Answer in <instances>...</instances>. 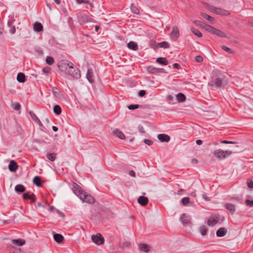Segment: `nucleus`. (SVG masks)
<instances>
[{"mask_svg": "<svg viewBox=\"0 0 253 253\" xmlns=\"http://www.w3.org/2000/svg\"><path fill=\"white\" fill-rule=\"evenodd\" d=\"M214 76L211 79L209 85L212 87H220L227 84V79L226 76L217 70L213 71Z\"/></svg>", "mask_w": 253, "mask_h": 253, "instance_id": "f257e3e1", "label": "nucleus"}, {"mask_svg": "<svg viewBox=\"0 0 253 253\" xmlns=\"http://www.w3.org/2000/svg\"><path fill=\"white\" fill-rule=\"evenodd\" d=\"M232 153V152L231 151H223L218 149L213 151V155L218 160H221L230 156Z\"/></svg>", "mask_w": 253, "mask_h": 253, "instance_id": "f03ea898", "label": "nucleus"}, {"mask_svg": "<svg viewBox=\"0 0 253 253\" xmlns=\"http://www.w3.org/2000/svg\"><path fill=\"white\" fill-rule=\"evenodd\" d=\"M66 74L76 79H78L81 76L79 70L72 63L69 65Z\"/></svg>", "mask_w": 253, "mask_h": 253, "instance_id": "7ed1b4c3", "label": "nucleus"}, {"mask_svg": "<svg viewBox=\"0 0 253 253\" xmlns=\"http://www.w3.org/2000/svg\"><path fill=\"white\" fill-rule=\"evenodd\" d=\"M91 240L94 244L98 246L103 244L105 241L104 237L100 233L92 235Z\"/></svg>", "mask_w": 253, "mask_h": 253, "instance_id": "20e7f679", "label": "nucleus"}, {"mask_svg": "<svg viewBox=\"0 0 253 253\" xmlns=\"http://www.w3.org/2000/svg\"><path fill=\"white\" fill-rule=\"evenodd\" d=\"M70 64L71 62L68 60H63L58 62L57 66L62 72L66 73Z\"/></svg>", "mask_w": 253, "mask_h": 253, "instance_id": "39448f33", "label": "nucleus"}, {"mask_svg": "<svg viewBox=\"0 0 253 253\" xmlns=\"http://www.w3.org/2000/svg\"><path fill=\"white\" fill-rule=\"evenodd\" d=\"M208 28L209 29L208 30V32L212 34H214L219 37L222 38H226L227 37L226 34L223 31H220V30L217 29L211 26H210V27H208Z\"/></svg>", "mask_w": 253, "mask_h": 253, "instance_id": "423d86ee", "label": "nucleus"}, {"mask_svg": "<svg viewBox=\"0 0 253 253\" xmlns=\"http://www.w3.org/2000/svg\"><path fill=\"white\" fill-rule=\"evenodd\" d=\"M84 202L91 204L95 202V199L90 195L88 194L86 192H85L80 196V198Z\"/></svg>", "mask_w": 253, "mask_h": 253, "instance_id": "0eeeda50", "label": "nucleus"}, {"mask_svg": "<svg viewBox=\"0 0 253 253\" xmlns=\"http://www.w3.org/2000/svg\"><path fill=\"white\" fill-rule=\"evenodd\" d=\"M219 215H214L209 218L207 224L209 226H213L215 225L219 220Z\"/></svg>", "mask_w": 253, "mask_h": 253, "instance_id": "6e6552de", "label": "nucleus"}, {"mask_svg": "<svg viewBox=\"0 0 253 253\" xmlns=\"http://www.w3.org/2000/svg\"><path fill=\"white\" fill-rule=\"evenodd\" d=\"M18 166L14 160L10 161L8 165L9 170L11 172H15L18 169Z\"/></svg>", "mask_w": 253, "mask_h": 253, "instance_id": "1a4fd4ad", "label": "nucleus"}, {"mask_svg": "<svg viewBox=\"0 0 253 253\" xmlns=\"http://www.w3.org/2000/svg\"><path fill=\"white\" fill-rule=\"evenodd\" d=\"M179 32L177 26H174L172 27V30L171 32L170 36L173 40H176L179 36Z\"/></svg>", "mask_w": 253, "mask_h": 253, "instance_id": "9d476101", "label": "nucleus"}, {"mask_svg": "<svg viewBox=\"0 0 253 253\" xmlns=\"http://www.w3.org/2000/svg\"><path fill=\"white\" fill-rule=\"evenodd\" d=\"M215 14L217 15L226 16L230 15V12L226 9L217 7L215 11Z\"/></svg>", "mask_w": 253, "mask_h": 253, "instance_id": "9b49d317", "label": "nucleus"}, {"mask_svg": "<svg viewBox=\"0 0 253 253\" xmlns=\"http://www.w3.org/2000/svg\"><path fill=\"white\" fill-rule=\"evenodd\" d=\"M113 133L116 137L119 138L121 139L124 140L125 139V135L119 129L116 128L113 131Z\"/></svg>", "mask_w": 253, "mask_h": 253, "instance_id": "f8f14e48", "label": "nucleus"}, {"mask_svg": "<svg viewBox=\"0 0 253 253\" xmlns=\"http://www.w3.org/2000/svg\"><path fill=\"white\" fill-rule=\"evenodd\" d=\"M158 139L162 142H168L170 140V137L166 134H160L158 135Z\"/></svg>", "mask_w": 253, "mask_h": 253, "instance_id": "ddd939ff", "label": "nucleus"}, {"mask_svg": "<svg viewBox=\"0 0 253 253\" xmlns=\"http://www.w3.org/2000/svg\"><path fill=\"white\" fill-rule=\"evenodd\" d=\"M73 192L80 198V196L81 195H83L84 193V192H83L82 191L80 187L76 184H75V186H74Z\"/></svg>", "mask_w": 253, "mask_h": 253, "instance_id": "4468645a", "label": "nucleus"}, {"mask_svg": "<svg viewBox=\"0 0 253 253\" xmlns=\"http://www.w3.org/2000/svg\"><path fill=\"white\" fill-rule=\"evenodd\" d=\"M191 218L189 215H187L185 213H183L181 218L180 220L183 225L188 224L190 222Z\"/></svg>", "mask_w": 253, "mask_h": 253, "instance_id": "2eb2a0df", "label": "nucleus"}, {"mask_svg": "<svg viewBox=\"0 0 253 253\" xmlns=\"http://www.w3.org/2000/svg\"><path fill=\"white\" fill-rule=\"evenodd\" d=\"M52 92L54 95L58 99H61L63 97V94L58 88L53 87L52 88Z\"/></svg>", "mask_w": 253, "mask_h": 253, "instance_id": "dca6fc26", "label": "nucleus"}, {"mask_svg": "<svg viewBox=\"0 0 253 253\" xmlns=\"http://www.w3.org/2000/svg\"><path fill=\"white\" fill-rule=\"evenodd\" d=\"M194 23L197 26L200 27L201 28H203L204 29H205L206 31H208L209 28L208 27H210V25L206 24L201 21L199 20H195L194 21Z\"/></svg>", "mask_w": 253, "mask_h": 253, "instance_id": "f3484780", "label": "nucleus"}, {"mask_svg": "<svg viewBox=\"0 0 253 253\" xmlns=\"http://www.w3.org/2000/svg\"><path fill=\"white\" fill-rule=\"evenodd\" d=\"M23 197L24 199H30L32 202H34L36 200V197L34 193L29 195L28 193H25L23 194Z\"/></svg>", "mask_w": 253, "mask_h": 253, "instance_id": "a211bd4d", "label": "nucleus"}, {"mask_svg": "<svg viewBox=\"0 0 253 253\" xmlns=\"http://www.w3.org/2000/svg\"><path fill=\"white\" fill-rule=\"evenodd\" d=\"M138 203L142 206H146L148 202V199L146 197L140 196L137 199Z\"/></svg>", "mask_w": 253, "mask_h": 253, "instance_id": "6ab92c4d", "label": "nucleus"}, {"mask_svg": "<svg viewBox=\"0 0 253 253\" xmlns=\"http://www.w3.org/2000/svg\"><path fill=\"white\" fill-rule=\"evenodd\" d=\"M33 29L35 31L40 32L43 31V26L41 23L36 22L34 24Z\"/></svg>", "mask_w": 253, "mask_h": 253, "instance_id": "aec40b11", "label": "nucleus"}, {"mask_svg": "<svg viewBox=\"0 0 253 253\" xmlns=\"http://www.w3.org/2000/svg\"><path fill=\"white\" fill-rule=\"evenodd\" d=\"M227 233V230L224 227L220 228L216 232V235L217 237H223Z\"/></svg>", "mask_w": 253, "mask_h": 253, "instance_id": "412c9836", "label": "nucleus"}, {"mask_svg": "<svg viewBox=\"0 0 253 253\" xmlns=\"http://www.w3.org/2000/svg\"><path fill=\"white\" fill-rule=\"evenodd\" d=\"M127 47L133 50L136 51L138 49L137 43L133 41L129 42L127 44Z\"/></svg>", "mask_w": 253, "mask_h": 253, "instance_id": "4be33fe9", "label": "nucleus"}, {"mask_svg": "<svg viewBox=\"0 0 253 253\" xmlns=\"http://www.w3.org/2000/svg\"><path fill=\"white\" fill-rule=\"evenodd\" d=\"M86 78L90 83H93L94 82L93 78V72L91 69H88L86 73Z\"/></svg>", "mask_w": 253, "mask_h": 253, "instance_id": "5701e85b", "label": "nucleus"}, {"mask_svg": "<svg viewBox=\"0 0 253 253\" xmlns=\"http://www.w3.org/2000/svg\"><path fill=\"white\" fill-rule=\"evenodd\" d=\"M150 43L151 44H152V43L156 44V42L153 41H151ZM156 44L157 45V47H163L165 48H168L169 47V43L167 42H161L156 43Z\"/></svg>", "mask_w": 253, "mask_h": 253, "instance_id": "b1692460", "label": "nucleus"}, {"mask_svg": "<svg viewBox=\"0 0 253 253\" xmlns=\"http://www.w3.org/2000/svg\"><path fill=\"white\" fill-rule=\"evenodd\" d=\"M15 21V19H11V20H9L7 24L8 26L10 27V32L11 34H13L15 33L16 29L14 26H13V21Z\"/></svg>", "mask_w": 253, "mask_h": 253, "instance_id": "393cba45", "label": "nucleus"}, {"mask_svg": "<svg viewBox=\"0 0 253 253\" xmlns=\"http://www.w3.org/2000/svg\"><path fill=\"white\" fill-rule=\"evenodd\" d=\"M11 242L13 244H15L18 246H21L25 244V241L24 240H22L21 239H13V240H12Z\"/></svg>", "mask_w": 253, "mask_h": 253, "instance_id": "a878e982", "label": "nucleus"}, {"mask_svg": "<svg viewBox=\"0 0 253 253\" xmlns=\"http://www.w3.org/2000/svg\"><path fill=\"white\" fill-rule=\"evenodd\" d=\"M78 18L81 24H84L88 21V16L85 14L80 15Z\"/></svg>", "mask_w": 253, "mask_h": 253, "instance_id": "bb28decb", "label": "nucleus"}, {"mask_svg": "<svg viewBox=\"0 0 253 253\" xmlns=\"http://www.w3.org/2000/svg\"><path fill=\"white\" fill-rule=\"evenodd\" d=\"M53 238L54 240L58 243H61L64 239V237L60 234H55Z\"/></svg>", "mask_w": 253, "mask_h": 253, "instance_id": "cd10ccee", "label": "nucleus"}, {"mask_svg": "<svg viewBox=\"0 0 253 253\" xmlns=\"http://www.w3.org/2000/svg\"><path fill=\"white\" fill-rule=\"evenodd\" d=\"M30 115L31 117L32 118V119L34 121H35L36 123H37L40 126H42L41 121L39 119V118L37 117V116H36V115L34 113L30 111Z\"/></svg>", "mask_w": 253, "mask_h": 253, "instance_id": "c85d7f7f", "label": "nucleus"}, {"mask_svg": "<svg viewBox=\"0 0 253 253\" xmlns=\"http://www.w3.org/2000/svg\"><path fill=\"white\" fill-rule=\"evenodd\" d=\"M225 208L229 211L231 213H233L235 211V206L231 203H227L225 205Z\"/></svg>", "mask_w": 253, "mask_h": 253, "instance_id": "c756f323", "label": "nucleus"}, {"mask_svg": "<svg viewBox=\"0 0 253 253\" xmlns=\"http://www.w3.org/2000/svg\"><path fill=\"white\" fill-rule=\"evenodd\" d=\"M139 249L141 251H143L145 253H148L149 251L150 247L146 244H141L139 245Z\"/></svg>", "mask_w": 253, "mask_h": 253, "instance_id": "7c9ffc66", "label": "nucleus"}, {"mask_svg": "<svg viewBox=\"0 0 253 253\" xmlns=\"http://www.w3.org/2000/svg\"><path fill=\"white\" fill-rule=\"evenodd\" d=\"M156 62L163 65H167L168 64V60L164 57H159L157 58Z\"/></svg>", "mask_w": 253, "mask_h": 253, "instance_id": "2f4dec72", "label": "nucleus"}, {"mask_svg": "<svg viewBox=\"0 0 253 253\" xmlns=\"http://www.w3.org/2000/svg\"><path fill=\"white\" fill-rule=\"evenodd\" d=\"M201 15L203 18H204L206 20H208L211 23H213L214 22V18L213 17H211V16L209 15L208 14L205 13H201Z\"/></svg>", "mask_w": 253, "mask_h": 253, "instance_id": "473e14b6", "label": "nucleus"}, {"mask_svg": "<svg viewBox=\"0 0 253 253\" xmlns=\"http://www.w3.org/2000/svg\"><path fill=\"white\" fill-rule=\"evenodd\" d=\"M25 190V187L22 184H18L15 187V190L18 193L23 192Z\"/></svg>", "mask_w": 253, "mask_h": 253, "instance_id": "72a5a7b5", "label": "nucleus"}, {"mask_svg": "<svg viewBox=\"0 0 253 253\" xmlns=\"http://www.w3.org/2000/svg\"><path fill=\"white\" fill-rule=\"evenodd\" d=\"M147 71L151 74H157L160 72V69L153 66H149L147 68Z\"/></svg>", "mask_w": 253, "mask_h": 253, "instance_id": "f704fd0d", "label": "nucleus"}, {"mask_svg": "<svg viewBox=\"0 0 253 253\" xmlns=\"http://www.w3.org/2000/svg\"><path fill=\"white\" fill-rule=\"evenodd\" d=\"M17 80L19 83H24L25 81V76L22 73H19L17 76Z\"/></svg>", "mask_w": 253, "mask_h": 253, "instance_id": "c9c22d12", "label": "nucleus"}, {"mask_svg": "<svg viewBox=\"0 0 253 253\" xmlns=\"http://www.w3.org/2000/svg\"><path fill=\"white\" fill-rule=\"evenodd\" d=\"M190 30L191 32L197 37L201 38L202 37V34L198 30L195 29L194 27H191Z\"/></svg>", "mask_w": 253, "mask_h": 253, "instance_id": "e433bc0d", "label": "nucleus"}, {"mask_svg": "<svg viewBox=\"0 0 253 253\" xmlns=\"http://www.w3.org/2000/svg\"><path fill=\"white\" fill-rule=\"evenodd\" d=\"M176 97V99L179 102H182L185 100V96L181 93H178Z\"/></svg>", "mask_w": 253, "mask_h": 253, "instance_id": "4c0bfd02", "label": "nucleus"}, {"mask_svg": "<svg viewBox=\"0 0 253 253\" xmlns=\"http://www.w3.org/2000/svg\"><path fill=\"white\" fill-rule=\"evenodd\" d=\"M53 111L56 115H59L61 113V108L58 105H56L53 108Z\"/></svg>", "mask_w": 253, "mask_h": 253, "instance_id": "58836bf2", "label": "nucleus"}, {"mask_svg": "<svg viewBox=\"0 0 253 253\" xmlns=\"http://www.w3.org/2000/svg\"><path fill=\"white\" fill-rule=\"evenodd\" d=\"M46 157L48 160L51 161H54L56 158V154L54 153H47Z\"/></svg>", "mask_w": 253, "mask_h": 253, "instance_id": "ea45409f", "label": "nucleus"}, {"mask_svg": "<svg viewBox=\"0 0 253 253\" xmlns=\"http://www.w3.org/2000/svg\"><path fill=\"white\" fill-rule=\"evenodd\" d=\"M33 182L37 186H40L41 185V179L38 176H36L34 178Z\"/></svg>", "mask_w": 253, "mask_h": 253, "instance_id": "a19ab883", "label": "nucleus"}, {"mask_svg": "<svg viewBox=\"0 0 253 253\" xmlns=\"http://www.w3.org/2000/svg\"><path fill=\"white\" fill-rule=\"evenodd\" d=\"M208 231L207 227L205 225H202L200 227V232L202 235H205Z\"/></svg>", "mask_w": 253, "mask_h": 253, "instance_id": "79ce46f5", "label": "nucleus"}, {"mask_svg": "<svg viewBox=\"0 0 253 253\" xmlns=\"http://www.w3.org/2000/svg\"><path fill=\"white\" fill-rule=\"evenodd\" d=\"M54 60L53 58H52L51 56H47L46 58V62L47 64H48L49 65L53 64L54 63Z\"/></svg>", "mask_w": 253, "mask_h": 253, "instance_id": "37998d69", "label": "nucleus"}, {"mask_svg": "<svg viewBox=\"0 0 253 253\" xmlns=\"http://www.w3.org/2000/svg\"><path fill=\"white\" fill-rule=\"evenodd\" d=\"M131 11L135 14H138L139 13L138 8L133 4H131Z\"/></svg>", "mask_w": 253, "mask_h": 253, "instance_id": "c03bdc74", "label": "nucleus"}, {"mask_svg": "<svg viewBox=\"0 0 253 253\" xmlns=\"http://www.w3.org/2000/svg\"><path fill=\"white\" fill-rule=\"evenodd\" d=\"M131 245V243L129 242H125L122 243L121 245V248L123 249H125L126 248H129Z\"/></svg>", "mask_w": 253, "mask_h": 253, "instance_id": "a18cd8bd", "label": "nucleus"}, {"mask_svg": "<svg viewBox=\"0 0 253 253\" xmlns=\"http://www.w3.org/2000/svg\"><path fill=\"white\" fill-rule=\"evenodd\" d=\"M206 8H207V9H208L210 11L215 13V11H216V9L217 7H215L212 6V5H207V6H206Z\"/></svg>", "mask_w": 253, "mask_h": 253, "instance_id": "49530a36", "label": "nucleus"}, {"mask_svg": "<svg viewBox=\"0 0 253 253\" xmlns=\"http://www.w3.org/2000/svg\"><path fill=\"white\" fill-rule=\"evenodd\" d=\"M206 8H207V9H208L210 11L215 13V11H216V9L217 7H215L212 6V5H207V6H206Z\"/></svg>", "mask_w": 253, "mask_h": 253, "instance_id": "de8ad7c7", "label": "nucleus"}, {"mask_svg": "<svg viewBox=\"0 0 253 253\" xmlns=\"http://www.w3.org/2000/svg\"><path fill=\"white\" fill-rule=\"evenodd\" d=\"M181 202L183 206H187L190 203L189 198L188 197H184L182 199Z\"/></svg>", "mask_w": 253, "mask_h": 253, "instance_id": "09e8293b", "label": "nucleus"}, {"mask_svg": "<svg viewBox=\"0 0 253 253\" xmlns=\"http://www.w3.org/2000/svg\"><path fill=\"white\" fill-rule=\"evenodd\" d=\"M221 48L224 50L225 51L229 53H233V51L229 47L225 45H222Z\"/></svg>", "mask_w": 253, "mask_h": 253, "instance_id": "8fccbe9b", "label": "nucleus"}, {"mask_svg": "<svg viewBox=\"0 0 253 253\" xmlns=\"http://www.w3.org/2000/svg\"><path fill=\"white\" fill-rule=\"evenodd\" d=\"M12 106L15 110H19L21 108L20 104L18 103H13Z\"/></svg>", "mask_w": 253, "mask_h": 253, "instance_id": "3c124183", "label": "nucleus"}, {"mask_svg": "<svg viewBox=\"0 0 253 253\" xmlns=\"http://www.w3.org/2000/svg\"><path fill=\"white\" fill-rule=\"evenodd\" d=\"M139 105L138 104L130 105L128 106V109L129 110H134L139 107Z\"/></svg>", "mask_w": 253, "mask_h": 253, "instance_id": "603ef678", "label": "nucleus"}, {"mask_svg": "<svg viewBox=\"0 0 253 253\" xmlns=\"http://www.w3.org/2000/svg\"><path fill=\"white\" fill-rule=\"evenodd\" d=\"M195 60L196 62L200 63L203 61V58L201 56L198 55L195 57Z\"/></svg>", "mask_w": 253, "mask_h": 253, "instance_id": "864d4df0", "label": "nucleus"}, {"mask_svg": "<svg viewBox=\"0 0 253 253\" xmlns=\"http://www.w3.org/2000/svg\"><path fill=\"white\" fill-rule=\"evenodd\" d=\"M246 204L249 207L253 206V201H251L250 200H247L246 201Z\"/></svg>", "mask_w": 253, "mask_h": 253, "instance_id": "5fc2aeb1", "label": "nucleus"}, {"mask_svg": "<svg viewBox=\"0 0 253 253\" xmlns=\"http://www.w3.org/2000/svg\"><path fill=\"white\" fill-rule=\"evenodd\" d=\"M144 142L148 145H151L153 144L152 141L147 139H145L144 140Z\"/></svg>", "mask_w": 253, "mask_h": 253, "instance_id": "6e6d98bb", "label": "nucleus"}, {"mask_svg": "<svg viewBox=\"0 0 253 253\" xmlns=\"http://www.w3.org/2000/svg\"><path fill=\"white\" fill-rule=\"evenodd\" d=\"M247 185L249 188H253V181L252 180H248L247 181Z\"/></svg>", "mask_w": 253, "mask_h": 253, "instance_id": "4d7b16f0", "label": "nucleus"}, {"mask_svg": "<svg viewBox=\"0 0 253 253\" xmlns=\"http://www.w3.org/2000/svg\"><path fill=\"white\" fill-rule=\"evenodd\" d=\"M138 129L139 132H140L141 133H144L145 132L144 128L141 126H139L138 127Z\"/></svg>", "mask_w": 253, "mask_h": 253, "instance_id": "13d9d810", "label": "nucleus"}, {"mask_svg": "<svg viewBox=\"0 0 253 253\" xmlns=\"http://www.w3.org/2000/svg\"><path fill=\"white\" fill-rule=\"evenodd\" d=\"M221 143H224V144H234V143H235V142L229 141H227V140H222L221 141Z\"/></svg>", "mask_w": 253, "mask_h": 253, "instance_id": "bf43d9fd", "label": "nucleus"}, {"mask_svg": "<svg viewBox=\"0 0 253 253\" xmlns=\"http://www.w3.org/2000/svg\"><path fill=\"white\" fill-rule=\"evenodd\" d=\"M146 94V91L144 90H140L139 92V95L140 96V97H143V96H144Z\"/></svg>", "mask_w": 253, "mask_h": 253, "instance_id": "052dcab7", "label": "nucleus"}, {"mask_svg": "<svg viewBox=\"0 0 253 253\" xmlns=\"http://www.w3.org/2000/svg\"><path fill=\"white\" fill-rule=\"evenodd\" d=\"M42 71L45 73H48L50 71V68L49 67H46V68H44L43 69H42Z\"/></svg>", "mask_w": 253, "mask_h": 253, "instance_id": "680f3d73", "label": "nucleus"}, {"mask_svg": "<svg viewBox=\"0 0 253 253\" xmlns=\"http://www.w3.org/2000/svg\"><path fill=\"white\" fill-rule=\"evenodd\" d=\"M62 10L63 11V12L65 14V15L66 16H67L68 14V10L65 7H63L62 9Z\"/></svg>", "mask_w": 253, "mask_h": 253, "instance_id": "e2e57ef3", "label": "nucleus"}, {"mask_svg": "<svg viewBox=\"0 0 253 253\" xmlns=\"http://www.w3.org/2000/svg\"><path fill=\"white\" fill-rule=\"evenodd\" d=\"M83 3H87V4H88L91 8H92L93 7V5L91 3H90L88 0H83Z\"/></svg>", "mask_w": 253, "mask_h": 253, "instance_id": "0e129e2a", "label": "nucleus"}, {"mask_svg": "<svg viewBox=\"0 0 253 253\" xmlns=\"http://www.w3.org/2000/svg\"><path fill=\"white\" fill-rule=\"evenodd\" d=\"M129 175L131 176H132V177H135V172L131 170H130L129 172Z\"/></svg>", "mask_w": 253, "mask_h": 253, "instance_id": "69168bd1", "label": "nucleus"}, {"mask_svg": "<svg viewBox=\"0 0 253 253\" xmlns=\"http://www.w3.org/2000/svg\"><path fill=\"white\" fill-rule=\"evenodd\" d=\"M173 66L174 68H175L178 69L180 68V65L177 63H174L173 64Z\"/></svg>", "mask_w": 253, "mask_h": 253, "instance_id": "338daca9", "label": "nucleus"}, {"mask_svg": "<svg viewBox=\"0 0 253 253\" xmlns=\"http://www.w3.org/2000/svg\"><path fill=\"white\" fill-rule=\"evenodd\" d=\"M191 162L193 164H197L198 163V161L197 159L194 158V159H192Z\"/></svg>", "mask_w": 253, "mask_h": 253, "instance_id": "774afa93", "label": "nucleus"}]
</instances>
